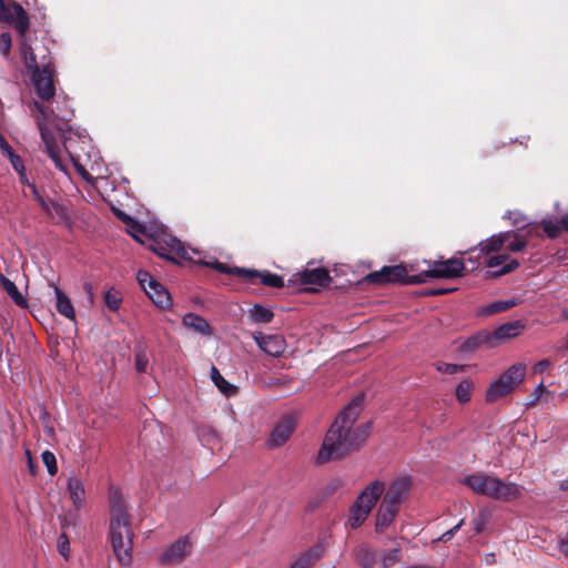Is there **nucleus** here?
<instances>
[{
  "instance_id": "f257e3e1",
  "label": "nucleus",
  "mask_w": 568,
  "mask_h": 568,
  "mask_svg": "<svg viewBox=\"0 0 568 568\" xmlns=\"http://www.w3.org/2000/svg\"><path fill=\"white\" fill-rule=\"evenodd\" d=\"M364 394H358L337 415L327 430L322 447L317 454V463L341 459L348 454L358 450L366 442L371 433V423H364L354 427L364 403Z\"/></svg>"
},
{
  "instance_id": "f03ea898",
  "label": "nucleus",
  "mask_w": 568,
  "mask_h": 568,
  "mask_svg": "<svg viewBox=\"0 0 568 568\" xmlns=\"http://www.w3.org/2000/svg\"><path fill=\"white\" fill-rule=\"evenodd\" d=\"M51 100L52 103L57 104L55 109L45 106L37 101L34 102V106L38 111L36 122L44 143L47 154L53 161L57 169L65 171L67 168L60 156L59 145L54 138V130L59 132L70 130L69 122L73 118L74 112L68 105L67 99L63 98L59 101L53 98Z\"/></svg>"
},
{
  "instance_id": "7ed1b4c3",
  "label": "nucleus",
  "mask_w": 568,
  "mask_h": 568,
  "mask_svg": "<svg viewBox=\"0 0 568 568\" xmlns=\"http://www.w3.org/2000/svg\"><path fill=\"white\" fill-rule=\"evenodd\" d=\"M110 539L113 551L122 566H130L134 532L131 515L126 504L118 490L110 493Z\"/></svg>"
},
{
  "instance_id": "20e7f679",
  "label": "nucleus",
  "mask_w": 568,
  "mask_h": 568,
  "mask_svg": "<svg viewBox=\"0 0 568 568\" xmlns=\"http://www.w3.org/2000/svg\"><path fill=\"white\" fill-rule=\"evenodd\" d=\"M44 53L41 55L40 61L32 49L29 41L21 43L20 52L23 58L26 69L30 74L31 82L39 99L42 101H50L54 98V67L50 52L43 48Z\"/></svg>"
},
{
  "instance_id": "39448f33",
  "label": "nucleus",
  "mask_w": 568,
  "mask_h": 568,
  "mask_svg": "<svg viewBox=\"0 0 568 568\" xmlns=\"http://www.w3.org/2000/svg\"><path fill=\"white\" fill-rule=\"evenodd\" d=\"M462 483L474 493L496 500L511 501L521 495V488L509 481L489 476L483 471H476L463 478Z\"/></svg>"
},
{
  "instance_id": "423d86ee",
  "label": "nucleus",
  "mask_w": 568,
  "mask_h": 568,
  "mask_svg": "<svg viewBox=\"0 0 568 568\" xmlns=\"http://www.w3.org/2000/svg\"><path fill=\"white\" fill-rule=\"evenodd\" d=\"M385 485L381 480H374L356 498L349 508L348 525L352 529H357L367 519L369 513L382 497Z\"/></svg>"
},
{
  "instance_id": "0eeeda50",
  "label": "nucleus",
  "mask_w": 568,
  "mask_h": 568,
  "mask_svg": "<svg viewBox=\"0 0 568 568\" xmlns=\"http://www.w3.org/2000/svg\"><path fill=\"white\" fill-rule=\"evenodd\" d=\"M471 263V271L476 267V262L471 257L467 260L452 257L446 261H428V270L417 274L422 276L423 283L428 278H457L467 271L466 263Z\"/></svg>"
},
{
  "instance_id": "6e6552de",
  "label": "nucleus",
  "mask_w": 568,
  "mask_h": 568,
  "mask_svg": "<svg viewBox=\"0 0 568 568\" xmlns=\"http://www.w3.org/2000/svg\"><path fill=\"white\" fill-rule=\"evenodd\" d=\"M364 282L373 285L404 284L415 285L423 283L422 276L409 275L405 265L383 266L379 271L371 272L364 277Z\"/></svg>"
},
{
  "instance_id": "1a4fd4ad",
  "label": "nucleus",
  "mask_w": 568,
  "mask_h": 568,
  "mask_svg": "<svg viewBox=\"0 0 568 568\" xmlns=\"http://www.w3.org/2000/svg\"><path fill=\"white\" fill-rule=\"evenodd\" d=\"M0 21L12 24L20 37V44L29 41L27 32L30 27V18L28 12L21 4L11 1L8 4L4 0H0Z\"/></svg>"
},
{
  "instance_id": "9d476101",
  "label": "nucleus",
  "mask_w": 568,
  "mask_h": 568,
  "mask_svg": "<svg viewBox=\"0 0 568 568\" xmlns=\"http://www.w3.org/2000/svg\"><path fill=\"white\" fill-rule=\"evenodd\" d=\"M193 550L191 538L185 535L170 544L159 556L158 561L162 566L181 565Z\"/></svg>"
},
{
  "instance_id": "9b49d317",
  "label": "nucleus",
  "mask_w": 568,
  "mask_h": 568,
  "mask_svg": "<svg viewBox=\"0 0 568 568\" xmlns=\"http://www.w3.org/2000/svg\"><path fill=\"white\" fill-rule=\"evenodd\" d=\"M410 479L408 477H402L395 479L387 489H384L382 504L397 508L407 498L409 489H410Z\"/></svg>"
},
{
  "instance_id": "f8f14e48",
  "label": "nucleus",
  "mask_w": 568,
  "mask_h": 568,
  "mask_svg": "<svg viewBox=\"0 0 568 568\" xmlns=\"http://www.w3.org/2000/svg\"><path fill=\"white\" fill-rule=\"evenodd\" d=\"M329 272L324 267L306 268L295 273L290 282L298 283L302 286L315 285L327 287L332 283Z\"/></svg>"
},
{
  "instance_id": "ddd939ff",
  "label": "nucleus",
  "mask_w": 568,
  "mask_h": 568,
  "mask_svg": "<svg viewBox=\"0 0 568 568\" xmlns=\"http://www.w3.org/2000/svg\"><path fill=\"white\" fill-rule=\"evenodd\" d=\"M252 337L257 346L270 356L280 357L286 349V342L282 335H265L262 332H254Z\"/></svg>"
},
{
  "instance_id": "4468645a",
  "label": "nucleus",
  "mask_w": 568,
  "mask_h": 568,
  "mask_svg": "<svg viewBox=\"0 0 568 568\" xmlns=\"http://www.w3.org/2000/svg\"><path fill=\"white\" fill-rule=\"evenodd\" d=\"M242 275V280L256 284L257 282L270 287L281 288L284 286V280L281 275L271 273L268 271H257L254 268L237 270Z\"/></svg>"
},
{
  "instance_id": "2eb2a0df",
  "label": "nucleus",
  "mask_w": 568,
  "mask_h": 568,
  "mask_svg": "<svg viewBox=\"0 0 568 568\" xmlns=\"http://www.w3.org/2000/svg\"><path fill=\"white\" fill-rule=\"evenodd\" d=\"M514 236V231L503 232L479 243V253L488 256L505 248V244Z\"/></svg>"
},
{
  "instance_id": "dca6fc26",
  "label": "nucleus",
  "mask_w": 568,
  "mask_h": 568,
  "mask_svg": "<svg viewBox=\"0 0 568 568\" xmlns=\"http://www.w3.org/2000/svg\"><path fill=\"white\" fill-rule=\"evenodd\" d=\"M294 422L291 418L281 420L272 430L268 438V446L272 448L282 446L292 435Z\"/></svg>"
},
{
  "instance_id": "f3484780",
  "label": "nucleus",
  "mask_w": 568,
  "mask_h": 568,
  "mask_svg": "<svg viewBox=\"0 0 568 568\" xmlns=\"http://www.w3.org/2000/svg\"><path fill=\"white\" fill-rule=\"evenodd\" d=\"M398 513L399 510L397 508L381 503L375 515V531L377 534L385 532L390 527Z\"/></svg>"
},
{
  "instance_id": "a211bd4d",
  "label": "nucleus",
  "mask_w": 568,
  "mask_h": 568,
  "mask_svg": "<svg viewBox=\"0 0 568 568\" xmlns=\"http://www.w3.org/2000/svg\"><path fill=\"white\" fill-rule=\"evenodd\" d=\"M524 327L520 321L505 323L498 326L494 332H490L493 342L498 346L501 342L518 336Z\"/></svg>"
},
{
  "instance_id": "6ab92c4d",
  "label": "nucleus",
  "mask_w": 568,
  "mask_h": 568,
  "mask_svg": "<svg viewBox=\"0 0 568 568\" xmlns=\"http://www.w3.org/2000/svg\"><path fill=\"white\" fill-rule=\"evenodd\" d=\"M486 345L488 348L496 347V343L493 342L491 334L489 331L483 329L476 334L469 336L460 346L463 352H474L480 346Z\"/></svg>"
},
{
  "instance_id": "aec40b11",
  "label": "nucleus",
  "mask_w": 568,
  "mask_h": 568,
  "mask_svg": "<svg viewBox=\"0 0 568 568\" xmlns=\"http://www.w3.org/2000/svg\"><path fill=\"white\" fill-rule=\"evenodd\" d=\"M182 324L202 336L213 335V328L210 326L207 321L195 313H187L182 318Z\"/></svg>"
},
{
  "instance_id": "412c9836",
  "label": "nucleus",
  "mask_w": 568,
  "mask_h": 568,
  "mask_svg": "<svg viewBox=\"0 0 568 568\" xmlns=\"http://www.w3.org/2000/svg\"><path fill=\"white\" fill-rule=\"evenodd\" d=\"M145 293L160 308L168 310L171 307V295L161 283L156 282Z\"/></svg>"
},
{
  "instance_id": "4be33fe9",
  "label": "nucleus",
  "mask_w": 568,
  "mask_h": 568,
  "mask_svg": "<svg viewBox=\"0 0 568 568\" xmlns=\"http://www.w3.org/2000/svg\"><path fill=\"white\" fill-rule=\"evenodd\" d=\"M68 493L73 506L80 509L85 500L83 483L79 478L70 477L68 479Z\"/></svg>"
},
{
  "instance_id": "5701e85b",
  "label": "nucleus",
  "mask_w": 568,
  "mask_h": 568,
  "mask_svg": "<svg viewBox=\"0 0 568 568\" xmlns=\"http://www.w3.org/2000/svg\"><path fill=\"white\" fill-rule=\"evenodd\" d=\"M31 195L34 201L38 202L40 207L48 214L52 215V212L54 211L55 214L62 215L63 214V207L59 203L45 199L43 194L38 190L37 185H30Z\"/></svg>"
},
{
  "instance_id": "b1692460",
  "label": "nucleus",
  "mask_w": 568,
  "mask_h": 568,
  "mask_svg": "<svg viewBox=\"0 0 568 568\" xmlns=\"http://www.w3.org/2000/svg\"><path fill=\"white\" fill-rule=\"evenodd\" d=\"M55 294V307L60 315L69 318H75L74 307L70 301V298L65 295V293L59 287L54 286Z\"/></svg>"
},
{
  "instance_id": "393cba45",
  "label": "nucleus",
  "mask_w": 568,
  "mask_h": 568,
  "mask_svg": "<svg viewBox=\"0 0 568 568\" xmlns=\"http://www.w3.org/2000/svg\"><path fill=\"white\" fill-rule=\"evenodd\" d=\"M0 285L16 305L21 308H28V300L21 294L17 285L3 274H0Z\"/></svg>"
},
{
  "instance_id": "a878e982",
  "label": "nucleus",
  "mask_w": 568,
  "mask_h": 568,
  "mask_svg": "<svg viewBox=\"0 0 568 568\" xmlns=\"http://www.w3.org/2000/svg\"><path fill=\"white\" fill-rule=\"evenodd\" d=\"M526 375V366L524 364H514L506 372H504L499 378L514 390L519 385Z\"/></svg>"
},
{
  "instance_id": "bb28decb",
  "label": "nucleus",
  "mask_w": 568,
  "mask_h": 568,
  "mask_svg": "<svg viewBox=\"0 0 568 568\" xmlns=\"http://www.w3.org/2000/svg\"><path fill=\"white\" fill-rule=\"evenodd\" d=\"M169 246V251L170 252H174L178 256L180 257H184L185 254H186V251L185 248L181 245V242L178 241L176 239H171L170 243L168 244ZM153 252L155 254H158L159 256L161 257H164L169 261H172V262H175V258L170 256L168 254V248L164 247L162 244L160 243H156L153 247H152Z\"/></svg>"
},
{
  "instance_id": "cd10ccee",
  "label": "nucleus",
  "mask_w": 568,
  "mask_h": 568,
  "mask_svg": "<svg viewBox=\"0 0 568 568\" xmlns=\"http://www.w3.org/2000/svg\"><path fill=\"white\" fill-rule=\"evenodd\" d=\"M517 305L516 300H499L480 307L479 315L489 316L506 312Z\"/></svg>"
},
{
  "instance_id": "c85d7f7f",
  "label": "nucleus",
  "mask_w": 568,
  "mask_h": 568,
  "mask_svg": "<svg viewBox=\"0 0 568 568\" xmlns=\"http://www.w3.org/2000/svg\"><path fill=\"white\" fill-rule=\"evenodd\" d=\"M511 392L513 389H510L504 379L498 378L488 387L485 397L488 403H493Z\"/></svg>"
},
{
  "instance_id": "c756f323",
  "label": "nucleus",
  "mask_w": 568,
  "mask_h": 568,
  "mask_svg": "<svg viewBox=\"0 0 568 568\" xmlns=\"http://www.w3.org/2000/svg\"><path fill=\"white\" fill-rule=\"evenodd\" d=\"M356 556L359 564L364 568H375L378 560V554L367 546L358 547L356 550Z\"/></svg>"
},
{
  "instance_id": "7c9ffc66",
  "label": "nucleus",
  "mask_w": 568,
  "mask_h": 568,
  "mask_svg": "<svg viewBox=\"0 0 568 568\" xmlns=\"http://www.w3.org/2000/svg\"><path fill=\"white\" fill-rule=\"evenodd\" d=\"M211 379L221 393L231 396L236 392V387L229 383L215 366L211 367Z\"/></svg>"
},
{
  "instance_id": "2f4dec72",
  "label": "nucleus",
  "mask_w": 568,
  "mask_h": 568,
  "mask_svg": "<svg viewBox=\"0 0 568 568\" xmlns=\"http://www.w3.org/2000/svg\"><path fill=\"white\" fill-rule=\"evenodd\" d=\"M250 317L255 323L267 324L274 318V313L260 304H255L250 311Z\"/></svg>"
},
{
  "instance_id": "473e14b6",
  "label": "nucleus",
  "mask_w": 568,
  "mask_h": 568,
  "mask_svg": "<svg viewBox=\"0 0 568 568\" xmlns=\"http://www.w3.org/2000/svg\"><path fill=\"white\" fill-rule=\"evenodd\" d=\"M474 384L470 379H463L456 387V397L459 403H467L471 398Z\"/></svg>"
},
{
  "instance_id": "72a5a7b5",
  "label": "nucleus",
  "mask_w": 568,
  "mask_h": 568,
  "mask_svg": "<svg viewBox=\"0 0 568 568\" xmlns=\"http://www.w3.org/2000/svg\"><path fill=\"white\" fill-rule=\"evenodd\" d=\"M519 265H520V262L518 260H509L508 263L504 264L503 266H498L499 268L486 272L485 277L486 278H498L506 274L513 273L514 271H516L519 267Z\"/></svg>"
},
{
  "instance_id": "f704fd0d",
  "label": "nucleus",
  "mask_w": 568,
  "mask_h": 568,
  "mask_svg": "<svg viewBox=\"0 0 568 568\" xmlns=\"http://www.w3.org/2000/svg\"><path fill=\"white\" fill-rule=\"evenodd\" d=\"M104 303L109 310L116 312L122 304V295L119 291L110 288L104 294Z\"/></svg>"
},
{
  "instance_id": "c9c22d12",
  "label": "nucleus",
  "mask_w": 568,
  "mask_h": 568,
  "mask_svg": "<svg viewBox=\"0 0 568 568\" xmlns=\"http://www.w3.org/2000/svg\"><path fill=\"white\" fill-rule=\"evenodd\" d=\"M540 225L546 235L551 240L559 237L561 230H564L560 221L558 223H554L551 220L544 219L541 220Z\"/></svg>"
},
{
  "instance_id": "e433bc0d",
  "label": "nucleus",
  "mask_w": 568,
  "mask_h": 568,
  "mask_svg": "<svg viewBox=\"0 0 568 568\" xmlns=\"http://www.w3.org/2000/svg\"><path fill=\"white\" fill-rule=\"evenodd\" d=\"M527 240L514 232V236L505 244V250L508 252H521L527 246Z\"/></svg>"
},
{
  "instance_id": "4c0bfd02",
  "label": "nucleus",
  "mask_w": 568,
  "mask_h": 568,
  "mask_svg": "<svg viewBox=\"0 0 568 568\" xmlns=\"http://www.w3.org/2000/svg\"><path fill=\"white\" fill-rule=\"evenodd\" d=\"M509 260H514L510 257L509 254H496L493 256H486V260L484 261V265L488 268H496L498 266H503L504 264L508 263Z\"/></svg>"
},
{
  "instance_id": "58836bf2",
  "label": "nucleus",
  "mask_w": 568,
  "mask_h": 568,
  "mask_svg": "<svg viewBox=\"0 0 568 568\" xmlns=\"http://www.w3.org/2000/svg\"><path fill=\"white\" fill-rule=\"evenodd\" d=\"M149 364V358L143 348L139 347L134 351V367L138 373H145Z\"/></svg>"
},
{
  "instance_id": "ea45409f",
  "label": "nucleus",
  "mask_w": 568,
  "mask_h": 568,
  "mask_svg": "<svg viewBox=\"0 0 568 568\" xmlns=\"http://www.w3.org/2000/svg\"><path fill=\"white\" fill-rule=\"evenodd\" d=\"M402 558V550L399 548L390 549L389 551L385 552L381 560L383 568H388L393 566L394 564L398 562Z\"/></svg>"
},
{
  "instance_id": "a19ab883",
  "label": "nucleus",
  "mask_w": 568,
  "mask_h": 568,
  "mask_svg": "<svg viewBox=\"0 0 568 568\" xmlns=\"http://www.w3.org/2000/svg\"><path fill=\"white\" fill-rule=\"evenodd\" d=\"M42 462L45 465L48 473L53 476L58 473L57 458L50 450H44L41 455Z\"/></svg>"
},
{
  "instance_id": "79ce46f5",
  "label": "nucleus",
  "mask_w": 568,
  "mask_h": 568,
  "mask_svg": "<svg viewBox=\"0 0 568 568\" xmlns=\"http://www.w3.org/2000/svg\"><path fill=\"white\" fill-rule=\"evenodd\" d=\"M136 278L144 292L158 282L148 271H139Z\"/></svg>"
},
{
  "instance_id": "37998d69",
  "label": "nucleus",
  "mask_w": 568,
  "mask_h": 568,
  "mask_svg": "<svg viewBox=\"0 0 568 568\" xmlns=\"http://www.w3.org/2000/svg\"><path fill=\"white\" fill-rule=\"evenodd\" d=\"M125 225L130 229L129 233L136 240L140 241L138 237V234H144L145 233V226L139 223L133 217H126L125 219Z\"/></svg>"
},
{
  "instance_id": "c03bdc74",
  "label": "nucleus",
  "mask_w": 568,
  "mask_h": 568,
  "mask_svg": "<svg viewBox=\"0 0 568 568\" xmlns=\"http://www.w3.org/2000/svg\"><path fill=\"white\" fill-rule=\"evenodd\" d=\"M210 266L212 268L216 270L220 273L229 274V275H235V276H237L240 278H242V275L240 273H237L236 271L237 270H246L245 267H236V266L230 267L226 264L221 263L219 261H215L214 263H211Z\"/></svg>"
},
{
  "instance_id": "a18cd8bd",
  "label": "nucleus",
  "mask_w": 568,
  "mask_h": 568,
  "mask_svg": "<svg viewBox=\"0 0 568 568\" xmlns=\"http://www.w3.org/2000/svg\"><path fill=\"white\" fill-rule=\"evenodd\" d=\"M464 365H457V364H450V363H444L438 362L436 363V369L443 374L454 375L458 372L464 371Z\"/></svg>"
},
{
  "instance_id": "49530a36",
  "label": "nucleus",
  "mask_w": 568,
  "mask_h": 568,
  "mask_svg": "<svg viewBox=\"0 0 568 568\" xmlns=\"http://www.w3.org/2000/svg\"><path fill=\"white\" fill-rule=\"evenodd\" d=\"M12 45V39L9 32L0 33V53L3 58H8Z\"/></svg>"
},
{
  "instance_id": "de8ad7c7",
  "label": "nucleus",
  "mask_w": 568,
  "mask_h": 568,
  "mask_svg": "<svg viewBox=\"0 0 568 568\" xmlns=\"http://www.w3.org/2000/svg\"><path fill=\"white\" fill-rule=\"evenodd\" d=\"M4 155L9 159V161H10V163H11V165L14 169L16 172L23 170V168H24L23 161L20 158V155H18L13 151V149L11 151H9L8 153H6Z\"/></svg>"
},
{
  "instance_id": "09e8293b",
  "label": "nucleus",
  "mask_w": 568,
  "mask_h": 568,
  "mask_svg": "<svg viewBox=\"0 0 568 568\" xmlns=\"http://www.w3.org/2000/svg\"><path fill=\"white\" fill-rule=\"evenodd\" d=\"M311 564H312V557L310 554H306V555L300 557L298 559H296L290 566V568H310Z\"/></svg>"
},
{
  "instance_id": "8fccbe9b",
  "label": "nucleus",
  "mask_w": 568,
  "mask_h": 568,
  "mask_svg": "<svg viewBox=\"0 0 568 568\" xmlns=\"http://www.w3.org/2000/svg\"><path fill=\"white\" fill-rule=\"evenodd\" d=\"M464 524V519H462L457 525H455L453 528L448 529L442 536L438 538L439 541L447 542L449 541L453 536L460 529V527Z\"/></svg>"
},
{
  "instance_id": "3c124183",
  "label": "nucleus",
  "mask_w": 568,
  "mask_h": 568,
  "mask_svg": "<svg viewBox=\"0 0 568 568\" xmlns=\"http://www.w3.org/2000/svg\"><path fill=\"white\" fill-rule=\"evenodd\" d=\"M457 291L456 287H450V288H427L423 292V295L425 296H437V295H444V294H448V293H453Z\"/></svg>"
},
{
  "instance_id": "603ef678",
  "label": "nucleus",
  "mask_w": 568,
  "mask_h": 568,
  "mask_svg": "<svg viewBox=\"0 0 568 568\" xmlns=\"http://www.w3.org/2000/svg\"><path fill=\"white\" fill-rule=\"evenodd\" d=\"M58 548H59V552L63 556V557H67L69 550H70V547H69V540H68V537L65 534H62L59 538V544H58Z\"/></svg>"
},
{
  "instance_id": "864d4df0",
  "label": "nucleus",
  "mask_w": 568,
  "mask_h": 568,
  "mask_svg": "<svg viewBox=\"0 0 568 568\" xmlns=\"http://www.w3.org/2000/svg\"><path fill=\"white\" fill-rule=\"evenodd\" d=\"M550 366V362L548 359H542L540 362H538L535 366H534V372L535 373H542L544 371H546L548 367Z\"/></svg>"
},
{
  "instance_id": "5fc2aeb1",
  "label": "nucleus",
  "mask_w": 568,
  "mask_h": 568,
  "mask_svg": "<svg viewBox=\"0 0 568 568\" xmlns=\"http://www.w3.org/2000/svg\"><path fill=\"white\" fill-rule=\"evenodd\" d=\"M18 175H19V180H20V183L28 186L30 189V185H36L34 183L30 182L28 176H27V173H26V168H23L22 171H17Z\"/></svg>"
},
{
  "instance_id": "6e6d98bb",
  "label": "nucleus",
  "mask_w": 568,
  "mask_h": 568,
  "mask_svg": "<svg viewBox=\"0 0 568 568\" xmlns=\"http://www.w3.org/2000/svg\"><path fill=\"white\" fill-rule=\"evenodd\" d=\"M559 550L568 557V532L559 540Z\"/></svg>"
},
{
  "instance_id": "4d7b16f0",
  "label": "nucleus",
  "mask_w": 568,
  "mask_h": 568,
  "mask_svg": "<svg viewBox=\"0 0 568 568\" xmlns=\"http://www.w3.org/2000/svg\"><path fill=\"white\" fill-rule=\"evenodd\" d=\"M0 150L3 155L12 150L11 145L2 134H0Z\"/></svg>"
},
{
  "instance_id": "13d9d810",
  "label": "nucleus",
  "mask_w": 568,
  "mask_h": 568,
  "mask_svg": "<svg viewBox=\"0 0 568 568\" xmlns=\"http://www.w3.org/2000/svg\"><path fill=\"white\" fill-rule=\"evenodd\" d=\"M74 165H75V169L79 172V174H81L85 180L90 179V174L88 173V171L84 169L83 165H81L77 162H74Z\"/></svg>"
},
{
  "instance_id": "bf43d9fd",
  "label": "nucleus",
  "mask_w": 568,
  "mask_h": 568,
  "mask_svg": "<svg viewBox=\"0 0 568 568\" xmlns=\"http://www.w3.org/2000/svg\"><path fill=\"white\" fill-rule=\"evenodd\" d=\"M74 165H75V169L79 172V174H81L85 180L90 179V174L88 173V171L84 169L83 165H81L77 162H74Z\"/></svg>"
},
{
  "instance_id": "052dcab7",
  "label": "nucleus",
  "mask_w": 568,
  "mask_h": 568,
  "mask_svg": "<svg viewBox=\"0 0 568 568\" xmlns=\"http://www.w3.org/2000/svg\"><path fill=\"white\" fill-rule=\"evenodd\" d=\"M26 455H27V457H28V466H29V469H30L31 474H33V475H34V474H36V467H37V466H36V464H34V463H33V460H32V457H31V453H30V450H27V452H26Z\"/></svg>"
},
{
  "instance_id": "680f3d73",
  "label": "nucleus",
  "mask_w": 568,
  "mask_h": 568,
  "mask_svg": "<svg viewBox=\"0 0 568 568\" xmlns=\"http://www.w3.org/2000/svg\"><path fill=\"white\" fill-rule=\"evenodd\" d=\"M546 387L542 383H540L537 388L535 389L534 392V395H535V399H539L540 396L542 395V393L545 392Z\"/></svg>"
},
{
  "instance_id": "e2e57ef3",
  "label": "nucleus",
  "mask_w": 568,
  "mask_h": 568,
  "mask_svg": "<svg viewBox=\"0 0 568 568\" xmlns=\"http://www.w3.org/2000/svg\"><path fill=\"white\" fill-rule=\"evenodd\" d=\"M560 224L562 229L568 233V213L560 217Z\"/></svg>"
},
{
  "instance_id": "0e129e2a",
  "label": "nucleus",
  "mask_w": 568,
  "mask_h": 568,
  "mask_svg": "<svg viewBox=\"0 0 568 568\" xmlns=\"http://www.w3.org/2000/svg\"><path fill=\"white\" fill-rule=\"evenodd\" d=\"M115 215L125 224V219L131 217L130 215L125 214L124 212L120 210H114Z\"/></svg>"
},
{
  "instance_id": "69168bd1",
  "label": "nucleus",
  "mask_w": 568,
  "mask_h": 568,
  "mask_svg": "<svg viewBox=\"0 0 568 568\" xmlns=\"http://www.w3.org/2000/svg\"><path fill=\"white\" fill-rule=\"evenodd\" d=\"M338 486H339L338 480L333 481V483L331 484V486H329V493L335 491V490L338 488Z\"/></svg>"
},
{
  "instance_id": "338daca9",
  "label": "nucleus",
  "mask_w": 568,
  "mask_h": 568,
  "mask_svg": "<svg viewBox=\"0 0 568 568\" xmlns=\"http://www.w3.org/2000/svg\"><path fill=\"white\" fill-rule=\"evenodd\" d=\"M483 531V525L480 521H478L475 526V532L480 534Z\"/></svg>"
},
{
  "instance_id": "774afa93",
  "label": "nucleus",
  "mask_w": 568,
  "mask_h": 568,
  "mask_svg": "<svg viewBox=\"0 0 568 568\" xmlns=\"http://www.w3.org/2000/svg\"><path fill=\"white\" fill-rule=\"evenodd\" d=\"M409 568H435V567H432V566H413V567H409Z\"/></svg>"
}]
</instances>
